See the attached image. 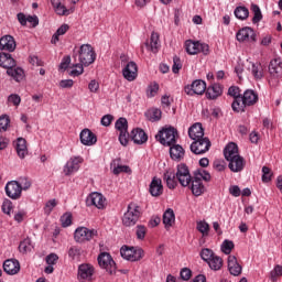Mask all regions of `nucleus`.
Here are the masks:
<instances>
[{
    "label": "nucleus",
    "instance_id": "nucleus-1",
    "mask_svg": "<svg viewBox=\"0 0 282 282\" xmlns=\"http://www.w3.org/2000/svg\"><path fill=\"white\" fill-rule=\"evenodd\" d=\"M74 57L77 58L84 67H89V65L96 62V51H94V46L90 44H83L77 50Z\"/></svg>",
    "mask_w": 282,
    "mask_h": 282
},
{
    "label": "nucleus",
    "instance_id": "nucleus-2",
    "mask_svg": "<svg viewBox=\"0 0 282 282\" xmlns=\"http://www.w3.org/2000/svg\"><path fill=\"white\" fill-rule=\"evenodd\" d=\"M140 215H142V209L138 203H130L128 205L127 212L123 214L122 224L127 228H131V226H135L138 224V219H140Z\"/></svg>",
    "mask_w": 282,
    "mask_h": 282
},
{
    "label": "nucleus",
    "instance_id": "nucleus-3",
    "mask_svg": "<svg viewBox=\"0 0 282 282\" xmlns=\"http://www.w3.org/2000/svg\"><path fill=\"white\" fill-rule=\"evenodd\" d=\"M269 85L271 87H276L279 85V78L282 76V59L281 57H276L272 59L269 64Z\"/></svg>",
    "mask_w": 282,
    "mask_h": 282
},
{
    "label": "nucleus",
    "instance_id": "nucleus-4",
    "mask_svg": "<svg viewBox=\"0 0 282 282\" xmlns=\"http://www.w3.org/2000/svg\"><path fill=\"white\" fill-rule=\"evenodd\" d=\"M155 138L161 144H163V147H171L176 142L177 130L173 127L163 128L159 131Z\"/></svg>",
    "mask_w": 282,
    "mask_h": 282
},
{
    "label": "nucleus",
    "instance_id": "nucleus-5",
    "mask_svg": "<svg viewBox=\"0 0 282 282\" xmlns=\"http://www.w3.org/2000/svg\"><path fill=\"white\" fill-rule=\"evenodd\" d=\"M185 50L187 54H189L191 56H195V54H199V53L207 56V54H209L210 52V46L199 41L187 40L185 42Z\"/></svg>",
    "mask_w": 282,
    "mask_h": 282
},
{
    "label": "nucleus",
    "instance_id": "nucleus-6",
    "mask_svg": "<svg viewBox=\"0 0 282 282\" xmlns=\"http://www.w3.org/2000/svg\"><path fill=\"white\" fill-rule=\"evenodd\" d=\"M95 237H98V230L87 227H78L74 232V239L77 243H87Z\"/></svg>",
    "mask_w": 282,
    "mask_h": 282
},
{
    "label": "nucleus",
    "instance_id": "nucleus-7",
    "mask_svg": "<svg viewBox=\"0 0 282 282\" xmlns=\"http://www.w3.org/2000/svg\"><path fill=\"white\" fill-rule=\"evenodd\" d=\"M120 254L127 261H140L144 257V250L140 247L124 246L120 249Z\"/></svg>",
    "mask_w": 282,
    "mask_h": 282
},
{
    "label": "nucleus",
    "instance_id": "nucleus-8",
    "mask_svg": "<svg viewBox=\"0 0 282 282\" xmlns=\"http://www.w3.org/2000/svg\"><path fill=\"white\" fill-rule=\"evenodd\" d=\"M239 43H257V33L250 26H245L236 33Z\"/></svg>",
    "mask_w": 282,
    "mask_h": 282
},
{
    "label": "nucleus",
    "instance_id": "nucleus-9",
    "mask_svg": "<svg viewBox=\"0 0 282 282\" xmlns=\"http://www.w3.org/2000/svg\"><path fill=\"white\" fill-rule=\"evenodd\" d=\"M80 164H83L82 156H72L63 167V173L66 177L69 175H74V173H78L80 170Z\"/></svg>",
    "mask_w": 282,
    "mask_h": 282
},
{
    "label": "nucleus",
    "instance_id": "nucleus-10",
    "mask_svg": "<svg viewBox=\"0 0 282 282\" xmlns=\"http://www.w3.org/2000/svg\"><path fill=\"white\" fill-rule=\"evenodd\" d=\"M98 264L100 268L108 271L109 274H116V262L108 252H102L99 254Z\"/></svg>",
    "mask_w": 282,
    "mask_h": 282
},
{
    "label": "nucleus",
    "instance_id": "nucleus-11",
    "mask_svg": "<svg viewBox=\"0 0 282 282\" xmlns=\"http://www.w3.org/2000/svg\"><path fill=\"white\" fill-rule=\"evenodd\" d=\"M87 206H95L98 210H102L107 206V198L98 192H93L86 198Z\"/></svg>",
    "mask_w": 282,
    "mask_h": 282
},
{
    "label": "nucleus",
    "instance_id": "nucleus-12",
    "mask_svg": "<svg viewBox=\"0 0 282 282\" xmlns=\"http://www.w3.org/2000/svg\"><path fill=\"white\" fill-rule=\"evenodd\" d=\"M184 91L187 96H202L206 91V82L196 79L191 85L185 86Z\"/></svg>",
    "mask_w": 282,
    "mask_h": 282
},
{
    "label": "nucleus",
    "instance_id": "nucleus-13",
    "mask_svg": "<svg viewBox=\"0 0 282 282\" xmlns=\"http://www.w3.org/2000/svg\"><path fill=\"white\" fill-rule=\"evenodd\" d=\"M210 150V140L208 138L196 139L191 144V151L195 153V155H204L207 151Z\"/></svg>",
    "mask_w": 282,
    "mask_h": 282
},
{
    "label": "nucleus",
    "instance_id": "nucleus-14",
    "mask_svg": "<svg viewBox=\"0 0 282 282\" xmlns=\"http://www.w3.org/2000/svg\"><path fill=\"white\" fill-rule=\"evenodd\" d=\"M122 76L128 83H133L138 78V64L135 62H128L123 65Z\"/></svg>",
    "mask_w": 282,
    "mask_h": 282
},
{
    "label": "nucleus",
    "instance_id": "nucleus-15",
    "mask_svg": "<svg viewBox=\"0 0 282 282\" xmlns=\"http://www.w3.org/2000/svg\"><path fill=\"white\" fill-rule=\"evenodd\" d=\"M176 178L178 180L181 186H188L192 182L188 166H186L185 164H180L177 166Z\"/></svg>",
    "mask_w": 282,
    "mask_h": 282
},
{
    "label": "nucleus",
    "instance_id": "nucleus-16",
    "mask_svg": "<svg viewBox=\"0 0 282 282\" xmlns=\"http://www.w3.org/2000/svg\"><path fill=\"white\" fill-rule=\"evenodd\" d=\"M94 272V265L87 263L80 264L78 267L77 279L80 282L91 281Z\"/></svg>",
    "mask_w": 282,
    "mask_h": 282
},
{
    "label": "nucleus",
    "instance_id": "nucleus-17",
    "mask_svg": "<svg viewBox=\"0 0 282 282\" xmlns=\"http://www.w3.org/2000/svg\"><path fill=\"white\" fill-rule=\"evenodd\" d=\"M22 189L17 181H10L6 185V194L10 199H21Z\"/></svg>",
    "mask_w": 282,
    "mask_h": 282
},
{
    "label": "nucleus",
    "instance_id": "nucleus-18",
    "mask_svg": "<svg viewBox=\"0 0 282 282\" xmlns=\"http://www.w3.org/2000/svg\"><path fill=\"white\" fill-rule=\"evenodd\" d=\"M79 140L84 147H94V144L98 142V137H96V133L91 132V130L84 129L79 133Z\"/></svg>",
    "mask_w": 282,
    "mask_h": 282
},
{
    "label": "nucleus",
    "instance_id": "nucleus-19",
    "mask_svg": "<svg viewBox=\"0 0 282 282\" xmlns=\"http://www.w3.org/2000/svg\"><path fill=\"white\" fill-rule=\"evenodd\" d=\"M3 270L11 276L21 272V263L17 259H8L3 262Z\"/></svg>",
    "mask_w": 282,
    "mask_h": 282
},
{
    "label": "nucleus",
    "instance_id": "nucleus-20",
    "mask_svg": "<svg viewBox=\"0 0 282 282\" xmlns=\"http://www.w3.org/2000/svg\"><path fill=\"white\" fill-rule=\"evenodd\" d=\"M149 193L152 195V197H160L162 193H164V185H162V180L159 177H153L150 187H149Z\"/></svg>",
    "mask_w": 282,
    "mask_h": 282
},
{
    "label": "nucleus",
    "instance_id": "nucleus-21",
    "mask_svg": "<svg viewBox=\"0 0 282 282\" xmlns=\"http://www.w3.org/2000/svg\"><path fill=\"white\" fill-rule=\"evenodd\" d=\"M51 3L59 17H69V14H73L74 12V7L70 9H67L65 4H63V0H51Z\"/></svg>",
    "mask_w": 282,
    "mask_h": 282
},
{
    "label": "nucleus",
    "instance_id": "nucleus-22",
    "mask_svg": "<svg viewBox=\"0 0 282 282\" xmlns=\"http://www.w3.org/2000/svg\"><path fill=\"white\" fill-rule=\"evenodd\" d=\"M0 50L6 52H14L17 50V42L12 35H3L0 39Z\"/></svg>",
    "mask_w": 282,
    "mask_h": 282
},
{
    "label": "nucleus",
    "instance_id": "nucleus-23",
    "mask_svg": "<svg viewBox=\"0 0 282 282\" xmlns=\"http://www.w3.org/2000/svg\"><path fill=\"white\" fill-rule=\"evenodd\" d=\"M130 138L134 144H144L149 140L147 132L140 128H135L131 131Z\"/></svg>",
    "mask_w": 282,
    "mask_h": 282
},
{
    "label": "nucleus",
    "instance_id": "nucleus-24",
    "mask_svg": "<svg viewBox=\"0 0 282 282\" xmlns=\"http://www.w3.org/2000/svg\"><path fill=\"white\" fill-rule=\"evenodd\" d=\"M227 162H229V169L232 173H239L240 171H243V166H246V162L241 155L229 159Z\"/></svg>",
    "mask_w": 282,
    "mask_h": 282
},
{
    "label": "nucleus",
    "instance_id": "nucleus-25",
    "mask_svg": "<svg viewBox=\"0 0 282 282\" xmlns=\"http://www.w3.org/2000/svg\"><path fill=\"white\" fill-rule=\"evenodd\" d=\"M188 135L191 140H202L204 138V128L202 127V123L197 122L194 123L189 129H188Z\"/></svg>",
    "mask_w": 282,
    "mask_h": 282
},
{
    "label": "nucleus",
    "instance_id": "nucleus-26",
    "mask_svg": "<svg viewBox=\"0 0 282 282\" xmlns=\"http://www.w3.org/2000/svg\"><path fill=\"white\" fill-rule=\"evenodd\" d=\"M15 151L20 160H24L28 155V142L23 138H18L15 141Z\"/></svg>",
    "mask_w": 282,
    "mask_h": 282
},
{
    "label": "nucleus",
    "instance_id": "nucleus-27",
    "mask_svg": "<svg viewBox=\"0 0 282 282\" xmlns=\"http://www.w3.org/2000/svg\"><path fill=\"white\" fill-rule=\"evenodd\" d=\"M228 270L232 276H239L241 274L242 268L239 265V262L237 261V257L229 256L228 257Z\"/></svg>",
    "mask_w": 282,
    "mask_h": 282
},
{
    "label": "nucleus",
    "instance_id": "nucleus-28",
    "mask_svg": "<svg viewBox=\"0 0 282 282\" xmlns=\"http://www.w3.org/2000/svg\"><path fill=\"white\" fill-rule=\"evenodd\" d=\"M221 94H224V88H221V85H219V84H214V85L209 86L206 90V97L209 100H215V99L219 98V96H221Z\"/></svg>",
    "mask_w": 282,
    "mask_h": 282
},
{
    "label": "nucleus",
    "instance_id": "nucleus-29",
    "mask_svg": "<svg viewBox=\"0 0 282 282\" xmlns=\"http://www.w3.org/2000/svg\"><path fill=\"white\" fill-rule=\"evenodd\" d=\"M17 62H14V58H12V55L8 53H0V67H3L4 69H11V67H15Z\"/></svg>",
    "mask_w": 282,
    "mask_h": 282
},
{
    "label": "nucleus",
    "instance_id": "nucleus-30",
    "mask_svg": "<svg viewBox=\"0 0 282 282\" xmlns=\"http://www.w3.org/2000/svg\"><path fill=\"white\" fill-rule=\"evenodd\" d=\"M163 224H164V227L166 228V230H169V228H173V226L175 224V212L173 210V208H167L164 212Z\"/></svg>",
    "mask_w": 282,
    "mask_h": 282
},
{
    "label": "nucleus",
    "instance_id": "nucleus-31",
    "mask_svg": "<svg viewBox=\"0 0 282 282\" xmlns=\"http://www.w3.org/2000/svg\"><path fill=\"white\" fill-rule=\"evenodd\" d=\"M145 47L154 54L158 53V50H160V35L155 32H152L150 42L145 43Z\"/></svg>",
    "mask_w": 282,
    "mask_h": 282
},
{
    "label": "nucleus",
    "instance_id": "nucleus-32",
    "mask_svg": "<svg viewBox=\"0 0 282 282\" xmlns=\"http://www.w3.org/2000/svg\"><path fill=\"white\" fill-rule=\"evenodd\" d=\"M242 100L247 107H250L256 105V102L259 100V95L254 90L248 89L243 93Z\"/></svg>",
    "mask_w": 282,
    "mask_h": 282
},
{
    "label": "nucleus",
    "instance_id": "nucleus-33",
    "mask_svg": "<svg viewBox=\"0 0 282 282\" xmlns=\"http://www.w3.org/2000/svg\"><path fill=\"white\" fill-rule=\"evenodd\" d=\"M177 173L173 170H167L164 173V181L166 182L167 188L173 189L177 186Z\"/></svg>",
    "mask_w": 282,
    "mask_h": 282
},
{
    "label": "nucleus",
    "instance_id": "nucleus-34",
    "mask_svg": "<svg viewBox=\"0 0 282 282\" xmlns=\"http://www.w3.org/2000/svg\"><path fill=\"white\" fill-rule=\"evenodd\" d=\"M69 32V26L68 24H62L56 32L53 34L51 39L52 45H57L58 41H61V36H65Z\"/></svg>",
    "mask_w": 282,
    "mask_h": 282
},
{
    "label": "nucleus",
    "instance_id": "nucleus-35",
    "mask_svg": "<svg viewBox=\"0 0 282 282\" xmlns=\"http://www.w3.org/2000/svg\"><path fill=\"white\" fill-rule=\"evenodd\" d=\"M224 155L226 160H232L234 158L239 156V148L237 147L236 143H229L224 151Z\"/></svg>",
    "mask_w": 282,
    "mask_h": 282
},
{
    "label": "nucleus",
    "instance_id": "nucleus-36",
    "mask_svg": "<svg viewBox=\"0 0 282 282\" xmlns=\"http://www.w3.org/2000/svg\"><path fill=\"white\" fill-rule=\"evenodd\" d=\"M7 74L8 76H11V78H13V80H15L17 83H21V80H23V78H25V73L22 70L21 67H11L9 69H7Z\"/></svg>",
    "mask_w": 282,
    "mask_h": 282
},
{
    "label": "nucleus",
    "instance_id": "nucleus-37",
    "mask_svg": "<svg viewBox=\"0 0 282 282\" xmlns=\"http://www.w3.org/2000/svg\"><path fill=\"white\" fill-rule=\"evenodd\" d=\"M47 267L44 269L45 274H52L54 272V265L58 263V254L51 253L45 259Z\"/></svg>",
    "mask_w": 282,
    "mask_h": 282
},
{
    "label": "nucleus",
    "instance_id": "nucleus-38",
    "mask_svg": "<svg viewBox=\"0 0 282 282\" xmlns=\"http://www.w3.org/2000/svg\"><path fill=\"white\" fill-rule=\"evenodd\" d=\"M191 191L195 197H199L204 193V184L202 183V180L194 178L192 181Z\"/></svg>",
    "mask_w": 282,
    "mask_h": 282
},
{
    "label": "nucleus",
    "instance_id": "nucleus-39",
    "mask_svg": "<svg viewBox=\"0 0 282 282\" xmlns=\"http://www.w3.org/2000/svg\"><path fill=\"white\" fill-rule=\"evenodd\" d=\"M145 118L150 120V122H158V120H161L162 118V110L158 108L149 109L145 112Z\"/></svg>",
    "mask_w": 282,
    "mask_h": 282
},
{
    "label": "nucleus",
    "instance_id": "nucleus-40",
    "mask_svg": "<svg viewBox=\"0 0 282 282\" xmlns=\"http://www.w3.org/2000/svg\"><path fill=\"white\" fill-rule=\"evenodd\" d=\"M170 155L172 160H182L184 158V148L180 144L172 145L170 148Z\"/></svg>",
    "mask_w": 282,
    "mask_h": 282
},
{
    "label": "nucleus",
    "instance_id": "nucleus-41",
    "mask_svg": "<svg viewBox=\"0 0 282 282\" xmlns=\"http://www.w3.org/2000/svg\"><path fill=\"white\" fill-rule=\"evenodd\" d=\"M251 74L256 80H261L264 76L263 65L257 63L251 65Z\"/></svg>",
    "mask_w": 282,
    "mask_h": 282
},
{
    "label": "nucleus",
    "instance_id": "nucleus-42",
    "mask_svg": "<svg viewBox=\"0 0 282 282\" xmlns=\"http://www.w3.org/2000/svg\"><path fill=\"white\" fill-rule=\"evenodd\" d=\"M196 230L200 232L202 237H208L210 232V225H208L206 220H199L196 223Z\"/></svg>",
    "mask_w": 282,
    "mask_h": 282
},
{
    "label": "nucleus",
    "instance_id": "nucleus-43",
    "mask_svg": "<svg viewBox=\"0 0 282 282\" xmlns=\"http://www.w3.org/2000/svg\"><path fill=\"white\" fill-rule=\"evenodd\" d=\"M115 128L119 133H127L129 131V122L127 121V118H119L115 123Z\"/></svg>",
    "mask_w": 282,
    "mask_h": 282
},
{
    "label": "nucleus",
    "instance_id": "nucleus-44",
    "mask_svg": "<svg viewBox=\"0 0 282 282\" xmlns=\"http://www.w3.org/2000/svg\"><path fill=\"white\" fill-rule=\"evenodd\" d=\"M234 14L236 19H239L240 21H246L248 19L250 11L246 7H237L234 11Z\"/></svg>",
    "mask_w": 282,
    "mask_h": 282
},
{
    "label": "nucleus",
    "instance_id": "nucleus-45",
    "mask_svg": "<svg viewBox=\"0 0 282 282\" xmlns=\"http://www.w3.org/2000/svg\"><path fill=\"white\" fill-rule=\"evenodd\" d=\"M17 183L22 192L32 188V180L30 177L21 176L18 178Z\"/></svg>",
    "mask_w": 282,
    "mask_h": 282
},
{
    "label": "nucleus",
    "instance_id": "nucleus-46",
    "mask_svg": "<svg viewBox=\"0 0 282 282\" xmlns=\"http://www.w3.org/2000/svg\"><path fill=\"white\" fill-rule=\"evenodd\" d=\"M207 263L210 270L217 271V270H221V267L224 265V260H221L219 256H215Z\"/></svg>",
    "mask_w": 282,
    "mask_h": 282
},
{
    "label": "nucleus",
    "instance_id": "nucleus-47",
    "mask_svg": "<svg viewBox=\"0 0 282 282\" xmlns=\"http://www.w3.org/2000/svg\"><path fill=\"white\" fill-rule=\"evenodd\" d=\"M1 210L4 213V215L11 217L12 213H14V205L12 204V200L4 199L1 205Z\"/></svg>",
    "mask_w": 282,
    "mask_h": 282
},
{
    "label": "nucleus",
    "instance_id": "nucleus-48",
    "mask_svg": "<svg viewBox=\"0 0 282 282\" xmlns=\"http://www.w3.org/2000/svg\"><path fill=\"white\" fill-rule=\"evenodd\" d=\"M247 104H245L243 98L242 97H238L234 100V102L231 104V108L234 109V111H236L237 113L243 111V109H246Z\"/></svg>",
    "mask_w": 282,
    "mask_h": 282
},
{
    "label": "nucleus",
    "instance_id": "nucleus-49",
    "mask_svg": "<svg viewBox=\"0 0 282 282\" xmlns=\"http://www.w3.org/2000/svg\"><path fill=\"white\" fill-rule=\"evenodd\" d=\"M235 249V242H232V240H224L221 246H220V250L221 252H224V254H230V252H232V250Z\"/></svg>",
    "mask_w": 282,
    "mask_h": 282
},
{
    "label": "nucleus",
    "instance_id": "nucleus-50",
    "mask_svg": "<svg viewBox=\"0 0 282 282\" xmlns=\"http://www.w3.org/2000/svg\"><path fill=\"white\" fill-rule=\"evenodd\" d=\"M34 246L32 245V240L30 238L22 240L19 246L20 252H31Z\"/></svg>",
    "mask_w": 282,
    "mask_h": 282
},
{
    "label": "nucleus",
    "instance_id": "nucleus-51",
    "mask_svg": "<svg viewBox=\"0 0 282 282\" xmlns=\"http://www.w3.org/2000/svg\"><path fill=\"white\" fill-rule=\"evenodd\" d=\"M282 276V265L278 264L270 271V281L276 282Z\"/></svg>",
    "mask_w": 282,
    "mask_h": 282
},
{
    "label": "nucleus",
    "instance_id": "nucleus-52",
    "mask_svg": "<svg viewBox=\"0 0 282 282\" xmlns=\"http://www.w3.org/2000/svg\"><path fill=\"white\" fill-rule=\"evenodd\" d=\"M10 127V117L8 115L0 116V133H6Z\"/></svg>",
    "mask_w": 282,
    "mask_h": 282
},
{
    "label": "nucleus",
    "instance_id": "nucleus-53",
    "mask_svg": "<svg viewBox=\"0 0 282 282\" xmlns=\"http://www.w3.org/2000/svg\"><path fill=\"white\" fill-rule=\"evenodd\" d=\"M158 91H160V85L155 82L150 84L147 89L148 98H154V96H158Z\"/></svg>",
    "mask_w": 282,
    "mask_h": 282
},
{
    "label": "nucleus",
    "instance_id": "nucleus-54",
    "mask_svg": "<svg viewBox=\"0 0 282 282\" xmlns=\"http://www.w3.org/2000/svg\"><path fill=\"white\" fill-rule=\"evenodd\" d=\"M251 12H253V19H252L253 23H259V21L263 19V15L261 14V8H259V6L251 4Z\"/></svg>",
    "mask_w": 282,
    "mask_h": 282
},
{
    "label": "nucleus",
    "instance_id": "nucleus-55",
    "mask_svg": "<svg viewBox=\"0 0 282 282\" xmlns=\"http://www.w3.org/2000/svg\"><path fill=\"white\" fill-rule=\"evenodd\" d=\"M7 105L13 106V107H19L21 105V96L17 94H11L7 98Z\"/></svg>",
    "mask_w": 282,
    "mask_h": 282
},
{
    "label": "nucleus",
    "instance_id": "nucleus-56",
    "mask_svg": "<svg viewBox=\"0 0 282 282\" xmlns=\"http://www.w3.org/2000/svg\"><path fill=\"white\" fill-rule=\"evenodd\" d=\"M215 257V252L212 249L205 248L200 251V258L208 263Z\"/></svg>",
    "mask_w": 282,
    "mask_h": 282
},
{
    "label": "nucleus",
    "instance_id": "nucleus-57",
    "mask_svg": "<svg viewBox=\"0 0 282 282\" xmlns=\"http://www.w3.org/2000/svg\"><path fill=\"white\" fill-rule=\"evenodd\" d=\"M85 72V65L79 63L72 66L70 76H80Z\"/></svg>",
    "mask_w": 282,
    "mask_h": 282
},
{
    "label": "nucleus",
    "instance_id": "nucleus-58",
    "mask_svg": "<svg viewBox=\"0 0 282 282\" xmlns=\"http://www.w3.org/2000/svg\"><path fill=\"white\" fill-rule=\"evenodd\" d=\"M195 180H204L205 182H210V173L206 172V170H198L195 173Z\"/></svg>",
    "mask_w": 282,
    "mask_h": 282
},
{
    "label": "nucleus",
    "instance_id": "nucleus-59",
    "mask_svg": "<svg viewBox=\"0 0 282 282\" xmlns=\"http://www.w3.org/2000/svg\"><path fill=\"white\" fill-rule=\"evenodd\" d=\"M272 181V170L268 166L262 167V182L268 184V182Z\"/></svg>",
    "mask_w": 282,
    "mask_h": 282
},
{
    "label": "nucleus",
    "instance_id": "nucleus-60",
    "mask_svg": "<svg viewBox=\"0 0 282 282\" xmlns=\"http://www.w3.org/2000/svg\"><path fill=\"white\" fill-rule=\"evenodd\" d=\"M61 224L63 228H69V226H72V213H65L61 217Z\"/></svg>",
    "mask_w": 282,
    "mask_h": 282
},
{
    "label": "nucleus",
    "instance_id": "nucleus-61",
    "mask_svg": "<svg viewBox=\"0 0 282 282\" xmlns=\"http://www.w3.org/2000/svg\"><path fill=\"white\" fill-rule=\"evenodd\" d=\"M137 239L142 241L147 237V227L143 225H138L135 230Z\"/></svg>",
    "mask_w": 282,
    "mask_h": 282
},
{
    "label": "nucleus",
    "instance_id": "nucleus-62",
    "mask_svg": "<svg viewBox=\"0 0 282 282\" xmlns=\"http://www.w3.org/2000/svg\"><path fill=\"white\" fill-rule=\"evenodd\" d=\"M56 199H51L48 200L45 206H44V213L45 215H51L52 210H54V208H56Z\"/></svg>",
    "mask_w": 282,
    "mask_h": 282
},
{
    "label": "nucleus",
    "instance_id": "nucleus-63",
    "mask_svg": "<svg viewBox=\"0 0 282 282\" xmlns=\"http://www.w3.org/2000/svg\"><path fill=\"white\" fill-rule=\"evenodd\" d=\"M119 142L122 147H127V144H129V131L119 132Z\"/></svg>",
    "mask_w": 282,
    "mask_h": 282
},
{
    "label": "nucleus",
    "instance_id": "nucleus-64",
    "mask_svg": "<svg viewBox=\"0 0 282 282\" xmlns=\"http://www.w3.org/2000/svg\"><path fill=\"white\" fill-rule=\"evenodd\" d=\"M180 69H182V61L178 57H174V64L172 66L173 74H180Z\"/></svg>",
    "mask_w": 282,
    "mask_h": 282
}]
</instances>
